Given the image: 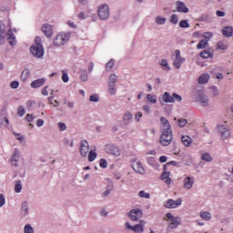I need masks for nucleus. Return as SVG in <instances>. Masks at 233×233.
I'll use <instances>...</instances> for the list:
<instances>
[{
  "label": "nucleus",
  "mask_w": 233,
  "mask_h": 233,
  "mask_svg": "<svg viewBox=\"0 0 233 233\" xmlns=\"http://www.w3.org/2000/svg\"><path fill=\"white\" fill-rule=\"evenodd\" d=\"M160 123L164 126V131L160 137V145L163 147H168L172 143V127L168 119L164 116L160 117Z\"/></svg>",
  "instance_id": "1"
},
{
  "label": "nucleus",
  "mask_w": 233,
  "mask_h": 233,
  "mask_svg": "<svg viewBox=\"0 0 233 233\" xmlns=\"http://www.w3.org/2000/svg\"><path fill=\"white\" fill-rule=\"evenodd\" d=\"M5 37H7L9 45L14 46L17 43L15 41V35L12 32V28H9L6 32V25L3 21H0V46L5 44Z\"/></svg>",
  "instance_id": "2"
},
{
  "label": "nucleus",
  "mask_w": 233,
  "mask_h": 233,
  "mask_svg": "<svg viewBox=\"0 0 233 233\" xmlns=\"http://www.w3.org/2000/svg\"><path fill=\"white\" fill-rule=\"evenodd\" d=\"M30 53L35 59H43L45 56V47L41 43V37L37 36L35 40V44L30 47Z\"/></svg>",
  "instance_id": "3"
},
{
  "label": "nucleus",
  "mask_w": 233,
  "mask_h": 233,
  "mask_svg": "<svg viewBox=\"0 0 233 233\" xmlns=\"http://www.w3.org/2000/svg\"><path fill=\"white\" fill-rule=\"evenodd\" d=\"M159 101L160 105H163V103H176V101L177 103H181L183 97L180 95H177V93L170 95V93L165 92Z\"/></svg>",
  "instance_id": "4"
},
{
  "label": "nucleus",
  "mask_w": 233,
  "mask_h": 233,
  "mask_svg": "<svg viewBox=\"0 0 233 233\" xmlns=\"http://www.w3.org/2000/svg\"><path fill=\"white\" fill-rule=\"evenodd\" d=\"M166 218H167V221H170L167 230H174L177 228L179 225H181V218H176L174 215H172V213H167Z\"/></svg>",
  "instance_id": "5"
},
{
  "label": "nucleus",
  "mask_w": 233,
  "mask_h": 233,
  "mask_svg": "<svg viewBox=\"0 0 233 233\" xmlns=\"http://www.w3.org/2000/svg\"><path fill=\"white\" fill-rule=\"evenodd\" d=\"M97 14L101 21H106V19L110 17V7H108V5L106 4L101 5L98 7Z\"/></svg>",
  "instance_id": "6"
},
{
  "label": "nucleus",
  "mask_w": 233,
  "mask_h": 233,
  "mask_svg": "<svg viewBox=\"0 0 233 233\" xmlns=\"http://www.w3.org/2000/svg\"><path fill=\"white\" fill-rule=\"evenodd\" d=\"M217 128H218V132L220 137L223 139V141H225V139H228V137H230V134H232V132H230V128H228V127H227L225 125L218 124L217 126Z\"/></svg>",
  "instance_id": "7"
},
{
  "label": "nucleus",
  "mask_w": 233,
  "mask_h": 233,
  "mask_svg": "<svg viewBox=\"0 0 233 233\" xmlns=\"http://www.w3.org/2000/svg\"><path fill=\"white\" fill-rule=\"evenodd\" d=\"M68 39H70V34H59L55 38L53 45L55 46H62V45H65V43H67Z\"/></svg>",
  "instance_id": "8"
},
{
  "label": "nucleus",
  "mask_w": 233,
  "mask_h": 233,
  "mask_svg": "<svg viewBox=\"0 0 233 233\" xmlns=\"http://www.w3.org/2000/svg\"><path fill=\"white\" fill-rule=\"evenodd\" d=\"M89 151H90V146L88 145V141H86V139L81 140L80 147H79L81 157H86V156H88Z\"/></svg>",
  "instance_id": "9"
},
{
  "label": "nucleus",
  "mask_w": 233,
  "mask_h": 233,
  "mask_svg": "<svg viewBox=\"0 0 233 233\" xmlns=\"http://www.w3.org/2000/svg\"><path fill=\"white\" fill-rule=\"evenodd\" d=\"M105 151L106 152V154H111L112 156H116V157L121 156V151H119V147H116L114 144L106 145Z\"/></svg>",
  "instance_id": "10"
},
{
  "label": "nucleus",
  "mask_w": 233,
  "mask_h": 233,
  "mask_svg": "<svg viewBox=\"0 0 233 233\" xmlns=\"http://www.w3.org/2000/svg\"><path fill=\"white\" fill-rule=\"evenodd\" d=\"M128 216L131 221H138V219H141V218H143V210L140 208L131 209L128 213Z\"/></svg>",
  "instance_id": "11"
},
{
  "label": "nucleus",
  "mask_w": 233,
  "mask_h": 233,
  "mask_svg": "<svg viewBox=\"0 0 233 233\" xmlns=\"http://www.w3.org/2000/svg\"><path fill=\"white\" fill-rule=\"evenodd\" d=\"M182 203L183 199H181L180 198L177 200L170 198L165 202L164 207L166 208H177V207L181 206Z\"/></svg>",
  "instance_id": "12"
},
{
  "label": "nucleus",
  "mask_w": 233,
  "mask_h": 233,
  "mask_svg": "<svg viewBox=\"0 0 233 233\" xmlns=\"http://www.w3.org/2000/svg\"><path fill=\"white\" fill-rule=\"evenodd\" d=\"M175 56H176V58L173 62V65L175 68L179 69L181 68V65L185 63V58L181 56V51H179L178 49L175 51Z\"/></svg>",
  "instance_id": "13"
},
{
  "label": "nucleus",
  "mask_w": 233,
  "mask_h": 233,
  "mask_svg": "<svg viewBox=\"0 0 233 233\" xmlns=\"http://www.w3.org/2000/svg\"><path fill=\"white\" fill-rule=\"evenodd\" d=\"M131 167L137 174H141L142 176H145V167H143V165L141 164V162L137 160H134L131 163Z\"/></svg>",
  "instance_id": "14"
},
{
  "label": "nucleus",
  "mask_w": 233,
  "mask_h": 233,
  "mask_svg": "<svg viewBox=\"0 0 233 233\" xmlns=\"http://www.w3.org/2000/svg\"><path fill=\"white\" fill-rule=\"evenodd\" d=\"M20 158H21V150H19V148H15L10 160L13 167H18L17 163L19 162Z\"/></svg>",
  "instance_id": "15"
},
{
  "label": "nucleus",
  "mask_w": 233,
  "mask_h": 233,
  "mask_svg": "<svg viewBox=\"0 0 233 233\" xmlns=\"http://www.w3.org/2000/svg\"><path fill=\"white\" fill-rule=\"evenodd\" d=\"M42 32L45 34L46 37H52L54 35V29L50 24H44L42 25Z\"/></svg>",
  "instance_id": "16"
},
{
  "label": "nucleus",
  "mask_w": 233,
  "mask_h": 233,
  "mask_svg": "<svg viewBox=\"0 0 233 233\" xmlns=\"http://www.w3.org/2000/svg\"><path fill=\"white\" fill-rule=\"evenodd\" d=\"M176 8H177V11L179 12L180 14H188L189 12L188 7H187L185 3L182 1L176 2Z\"/></svg>",
  "instance_id": "17"
},
{
  "label": "nucleus",
  "mask_w": 233,
  "mask_h": 233,
  "mask_svg": "<svg viewBox=\"0 0 233 233\" xmlns=\"http://www.w3.org/2000/svg\"><path fill=\"white\" fill-rule=\"evenodd\" d=\"M197 101H198L202 106H208V96L204 93H198Z\"/></svg>",
  "instance_id": "18"
},
{
  "label": "nucleus",
  "mask_w": 233,
  "mask_h": 233,
  "mask_svg": "<svg viewBox=\"0 0 233 233\" xmlns=\"http://www.w3.org/2000/svg\"><path fill=\"white\" fill-rule=\"evenodd\" d=\"M46 83V78H38L30 84L31 88H41Z\"/></svg>",
  "instance_id": "19"
},
{
  "label": "nucleus",
  "mask_w": 233,
  "mask_h": 233,
  "mask_svg": "<svg viewBox=\"0 0 233 233\" xmlns=\"http://www.w3.org/2000/svg\"><path fill=\"white\" fill-rule=\"evenodd\" d=\"M194 187V177H187L184 178V188L190 190Z\"/></svg>",
  "instance_id": "20"
},
{
  "label": "nucleus",
  "mask_w": 233,
  "mask_h": 233,
  "mask_svg": "<svg viewBox=\"0 0 233 233\" xmlns=\"http://www.w3.org/2000/svg\"><path fill=\"white\" fill-rule=\"evenodd\" d=\"M29 212V208H28V202L25 201L21 205V216L22 218H26Z\"/></svg>",
  "instance_id": "21"
},
{
  "label": "nucleus",
  "mask_w": 233,
  "mask_h": 233,
  "mask_svg": "<svg viewBox=\"0 0 233 233\" xmlns=\"http://www.w3.org/2000/svg\"><path fill=\"white\" fill-rule=\"evenodd\" d=\"M132 117H134L132 113H130V111H126V113L123 116V123L126 127L129 125L130 120L132 119Z\"/></svg>",
  "instance_id": "22"
},
{
  "label": "nucleus",
  "mask_w": 233,
  "mask_h": 233,
  "mask_svg": "<svg viewBox=\"0 0 233 233\" xmlns=\"http://www.w3.org/2000/svg\"><path fill=\"white\" fill-rule=\"evenodd\" d=\"M200 57L203 59H208V57H214V51L208 49L200 53Z\"/></svg>",
  "instance_id": "23"
},
{
  "label": "nucleus",
  "mask_w": 233,
  "mask_h": 233,
  "mask_svg": "<svg viewBox=\"0 0 233 233\" xmlns=\"http://www.w3.org/2000/svg\"><path fill=\"white\" fill-rule=\"evenodd\" d=\"M208 79H210V75L204 73L198 77V83L199 85H205L206 83H208Z\"/></svg>",
  "instance_id": "24"
},
{
  "label": "nucleus",
  "mask_w": 233,
  "mask_h": 233,
  "mask_svg": "<svg viewBox=\"0 0 233 233\" xmlns=\"http://www.w3.org/2000/svg\"><path fill=\"white\" fill-rule=\"evenodd\" d=\"M222 34H223V35H225L226 37H232V35H233V27H232V26H226V27L222 30Z\"/></svg>",
  "instance_id": "25"
},
{
  "label": "nucleus",
  "mask_w": 233,
  "mask_h": 233,
  "mask_svg": "<svg viewBox=\"0 0 233 233\" xmlns=\"http://www.w3.org/2000/svg\"><path fill=\"white\" fill-rule=\"evenodd\" d=\"M80 79L83 81V83H86L88 81V73L86 72V69H80L79 70Z\"/></svg>",
  "instance_id": "26"
},
{
  "label": "nucleus",
  "mask_w": 233,
  "mask_h": 233,
  "mask_svg": "<svg viewBox=\"0 0 233 233\" xmlns=\"http://www.w3.org/2000/svg\"><path fill=\"white\" fill-rule=\"evenodd\" d=\"M207 46H208V40L203 39V40H200L199 43L197 45V49L198 50L205 49L207 48Z\"/></svg>",
  "instance_id": "27"
},
{
  "label": "nucleus",
  "mask_w": 233,
  "mask_h": 233,
  "mask_svg": "<svg viewBox=\"0 0 233 233\" xmlns=\"http://www.w3.org/2000/svg\"><path fill=\"white\" fill-rule=\"evenodd\" d=\"M107 92L109 96H116L117 94V87L116 85H107Z\"/></svg>",
  "instance_id": "28"
},
{
  "label": "nucleus",
  "mask_w": 233,
  "mask_h": 233,
  "mask_svg": "<svg viewBox=\"0 0 233 233\" xmlns=\"http://www.w3.org/2000/svg\"><path fill=\"white\" fill-rule=\"evenodd\" d=\"M200 218L205 219V221H210V219H212V214H210L208 211H202L200 212Z\"/></svg>",
  "instance_id": "29"
},
{
  "label": "nucleus",
  "mask_w": 233,
  "mask_h": 233,
  "mask_svg": "<svg viewBox=\"0 0 233 233\" xmlns=\"http://www.w3.org/2000/svg\"><path fill=\"white\" fill-rule=\"evenodd\" d=\"M133 232H135V233H143V232H145V229L143 228V224L140 223V224H137V225L133 226Z\"/></svg>",
  "instance_id": "30"
},
{
  "label": "nucleus",
  "mask_w": 233,
  "mask_h": 233,
  "mask_svg": "<svg viewBox=\"0 0 233 233\" xmlns=\"http://www.w3.org/2000/svg\"><path fill=\"white\" fill-rule=\"evenodd\" d=\"M22 190H23V184H21V180H16L15 185V192H16V194H20Z\"/></svg>",
  "instance_id": "31"
},
{
  "label": "nucleus",
  "mask_w": 233,
  "mask_h": 233,
  "mask_svg": "<svg viewBox=\"0 0 233 233\" xmlns=\"http://www.w3.org/2000/svg\"><path fill=\"white\" fill-rule=\"evenodd\" d=\"M162 181H165V183L170 184V172H164L161 176Z\"/></svg>",
  "instance_id": "32"
},
{
  "label": "nucleus",
  "mask_w": 233,
  "mask_h": 233,
  "mask_svg": "<svg viewBox=\"0 0 233 233\" xmlns=\"http://www.w3.org/2000/svg\"><path fill=\"white\" fill-rule=\"evenodd\" d=\"M116 83H117V76L116 74L110 75L107 85H116Z\"/></svg>",
  "instance_id": "33"
},
{
  "label": "nucleus",
  "mask_w": 233,
  "mask_h": 233,
  "mask_svg": "<svg viewBox=\"0 0 233 233\" xmlns=\"http://www.w3.org/2000/svg\"><path fill=\"white\" fill-rule=\"evenodd\" d=\"M227 48H228V45L223 41H219L217 44V50H227Z\"/></svg>",
  "instance_id": "34"
},
{
  "label": "nucleus",
  "mask_w": 233,
  "mask_h": 233,
  "mask_svg": "<svg viewBox=\"0 0 233 233\" xmlns=\"http://www.w3.org/2000/svg\"><path fill=\"white\" fill-rule=\"evenodd\" d=\"M181 141H182L183 145H185V147H189L190 143H192V138H190L187 136V137L183 136L181 137Z\"/></svg>",
  "instance_id": "35"
},
{
  "label": "nucleus",
  "mask_w": 233,
  "mask_h": 233,
  "mask_svg": "<svg viewBox=\"0 0 233 233\" xmlns=\"http://www.w3.org/2000/svg\"><path fill=\"white\" fill-rule=\"evenodd\" d=\"M28 77H30V69H25L21 74V79L25 81Z\"/></svg>",
  "instance_id": "36"
},
{
  "label": "nucleus",
  "mask_w": 233,
  "mask_h": 233,
  "mask_svg": "<svg viewBox=\"0 0 233 233\" xmlns=\"http://www.w3.org/2000/svg\"><path fill=\"white\" fill-rule=\"evenodd\" d=\"M147 99H148L150 103H153V104L157 103V96L156 95L148 94L147 96Z\"/></svg>",
  "instance_id": "37"
},
{
  "label": "nucleus",
  "mask_w": 233,
  "mask_h": 233,
  "mask_svg": "<svg viewBox=\"0 0 233 233\" xmlns=\"http://www.w3.org/2000/svg\"><path fill=\"white\" fill-rule=\"evenodd\" d=\"M97 157V153L90 150L88 153V161L92 162Z\"/></svg>",
  "instance_id": "38"
},
{
  "label": "nucleus",
  "mask_w": 233,
  "mask_h": 233,
  "mask_svg": "<svg viewBox=\"0 0 233 233\" xmlns=\"http://www.w3.org/2000/svg\"><path fill=\"white\" fill-rule=\"evenodd\" d=\"M201 159L202 161H207L208 163H210V161H212V157H210V154L208 153H204L201 156Z\"/></svg>",
  "instance_id": "39"
},
{
  "label": "nucleus",
  "mask_w": 233,
  "mask_h": 233,
  "mask_svg": "<svg viewBox=\"0 0 233 233\" xmlns=\"http://www.w3.org/2000/svg\"><path fill=\"white\" fill-rule=\"evenodd\" d=\"M139 198H144V199H150V193H147L145 190L138 192Z\"/></svg>",
  "instance_id": "40"
},
{
  "label": "nucleus",
  "mask_w": 233,
  "mask_h": 233,
  "mask_svg": "<svg viewBox=\"0 0 233 233\" xmlns=\"http://www.w3.org/2000/svg\"><path fill=\"white\" fill-rule=\"evenodd\" d=\"M25 233H34V228L30 224H26L24 228Z\"/></svg>",
  "instance_id": "41"
},
{
  "label": "nucleus",
  "mask_w": 233,
  "mask_h": 233,
  "mask_svg": "<svg viewBox=\"0 0 233 233\" xmlns=\"http://www.w3.org/2000/svg\"><path fill=\"white\" fill-rule=\"evenodd\" d=\"M180 28H190V24H188L187 20H182L179 22Z\"/></svg>",
  "instance_id": "42"
},
{
  "label": "nucleus",
  "mask_w": 233,
  "mask_h": 233,
  "mask_svg": "<svg viewBox=\"0 0 233 233\" xmlns=\"http://www.w3.org/2000/svg\"><path fill=\"white\" fill-rule=\"evenodd\" d=\"M89 101H91L92 103H99V95H91L89 97Z\"/></svg>",
  "instance_id": "43"
},
{
  "label": "nucleus",
  "mask_w": 233,
  "mask_h": 233,
  "mask_svg": "<svg viewBox=\"0 0 233 233\" xmlns=\"http://www.w3.org/2000/svg\"><path fill=\"white\" fill-rule=\"evenodd\" d=\"M156 23H157V25H165L167 23V18L161 17V16H157L156 18Z\"/></svg>",
  "instance_id": "44"
},
{
  "label": "nucleus",
  "mask_w": 233,
  "mask_h": 233,
  "mask_svg": "<svg viewBox=\"0 0 233 233\" xmlns=\"http://www.w3.org/2000/svg\"><path fill=\"white\" fill-rule=\"evenodd\" d=\"M17 114L20 117H23V116H25V114H26V111L25 110V107L23 106H18Z\"/></svg>",
  "instance_id": "45"
},
{
  "label": "nucleus",
  "mask_w": 233,
  "mask_h": 233,
  "mask_svg": "<svg viewBox=\"0 0 233 233\" xmlns=\"http://www.w3.org/2000/svg\"><path fill=\"white\" fill-rule=\"evenodd\" d=\"M161 66H163V70H170V67L168 66V62L167 61V59H162L161 63H160Z\"/></svg>",
  "instance_id": "46"
},
{
  "label": "nucleus",
  "mask_w": 233,
  "mask_h": 233,
  "mask_svg": "<svg viewBox=\"0 0 233 233\" xmlns=\"http://www.w3.org/2000/svg\"><path fill=\"white\" fill-rule=\"evenodd\" d=\"M187 123H188V121L187 119L179 118L177 125L180 127V128H183V127H187Z\"/></svg>",
  "instance_id": "47"
},
{
  "label": "nucleus",
  "mask_w": 233,
  "mask_h": 233,
  "mask_svg": "<svg viewBox=\"0 0 233 233\" xmlns=\"http://www.w3.org/2000/svg\"><path fill=\"white\" fill-rule=\"evenodd\" d=\"M114 68V59H110L106 64V70H112Z\"/></svg>",
  "instance_id": "48"
},
{
  "label": "nucleus",
  "mask_w": 233,
  "mask_h": 233,
  "mask_svg": "<svg viewBox=\"0 0 233 233\" xmlns=\"http://www.w3.org/2000/svg\"><path fill=\"white\" fill-rule=\"evenodd\" d=\"M99 166L101 168H106V167H108V162H106V159L101 158L99 162Z\"/></svg>",
  "instance_id": "49"
},
{
  "label": "nucleus",
  "mask_w": 233,
  "mask_h": 233,
  "mask_svg": "<svg viewBox=\"0 0 233 233\" xmlns=\"http://www.w3.org/2000/svg\"><path fill=\"white\" fill-rule=\"evenodd\" d=\"M178 21H179V18L177 17V15H171L170 23H172V25H177Z\"/></svg>",
  "instance_id": "50"
},
{
  "label": "nucleus",
  "mask_w": 233,
  "mask_h": 233,
  "mask_svg": "<svg viewBox=\"0 0 233 233\" xmlns=\"http://www.w3.org/2000/svg\"><path fill=\"white\" fill-rule=\"evenodd\" d=\"M211 90L213 92V94H212L213 97H218V96H219V90L218 89V87L216 86H213L211 87Z\"/></svg>",
  "instance_id": "51"
},
{
  "label": "nucleus",
  "mask_w": 233,
  "mask_h": 233,
  "mask_svg": "<svg viewBox=\"0 0 233 233\" xmlns=\"http://www.w3.org/2000/svg\"><path fill=\"white\" fill-rule=\"evenodd\" d=\"M57 126H58L60 132H65V130H66V124H65L63 122H59L57 124Z\"/></svg>",
  "instance_id": "52"
},
{
  "label": "nucleus",
  "mask_w": 233,
  "mask_h": 233,
  "mask_svg": "<svg viewBox=\"0 0 233 233\" xmlns=\"http://www.w3.org/2000/svg\"><path fill=\"white\" fill-rule=\"evenodd\" d=\"M143 117V113L141 111H138L135 115V119L137 123H139V120Z\"/></svg>",
  "instance_id": "53"
},
{
  "label": "nucleus",
  "mask_w": 233,
  "mask_h": 233,
  "mask_svg": "<svg viewBox=\"0 0 233 233\" xmlns=\"http://www.w3.org/2000/svg\"><path fill=\"white\" fill-rule=\"evenodd\" d=\"M5 203H6V199L5 198V195L0 194V208L4 207Z\"/></svg>",
  "instance_id": "54"
},
{
  "label": "nucleus",
  "mask_w": 233,
  "mask_h": 233,
  "mask_svg": "<svg viewBox=\"0 0 233 233\" xmlns=\"http://www.w3.org/2000/svg\"><path fill=\"white\" fill-rule=\"evenodd\" d=\"M10 86H11V88H14V89L19 88V81L15 80V81L11 82Z\"/></svg>",
  "instance_id": "55"
},
{
  "label": "nucleus",
  "mask_w": 233,
  "mask_h": 233,
  "mask_svg": "<svg viewBox=\"0 0 233 233\" xmlns=\"http://www.w3.org/2000/svg\"><path fill=\"white\" fill-rule=\"evenodd\" d=\"M68 79H69L68 74L67 73H63V75H62V81L64 83H68Z\"/></svg>",
  "instance_id": "56"
},
{
  "label": "nucleus",
  "mask_w": 233,
  "mask_h": 233,
  "mask_svg": "<svg viewBox=\"0 0 233 233\" xmlns=\"http://www.w3.org/2000/svg\"><path fill=\"white\" fill-rule=\"evenodd\" d=\"M147 163H148V165L154 166V164L156 163V158L154 157H148L147 158Z\"/></svg>",
  "instance_id": "57"
},
{
  "label": "nucleus",
  "mask_w": 233,
  "mask_h": 233,
  "mask_svg": "<svg viewBox=\"0 0 233 233\" xmlns=\"http://www.w3.org/2000/svg\"><path fill=\"white\" fill-rule=\"evenodd\" d=\"M25 119L28 123H32V121H34V116L31 114H27Z\"/></svg>",
  "instance_id": "58"
},
{
  "label": "nucleus",
  "mask_w": 233,
  "mask_h": 233,
  "mask_svg": "<svg viewBox=\"0 0 233 233\" xmlns=\"http://www.w3.org/2000/svg\"><path fill=\"white\" fill-rule=\"evenodd\" d=\"M169 165H173L174 167H176L177 165V162L176 161H170L168 163H167L165 166H164V170H167V167H168Z\"/></svg>",
  "instance_id": "59"
},
{
  "label": "nucleus",
  "mask_w": 233,
  "mask_h": 233,
  "mask_svg": "<svg viewBox=\"0 0 233 233\" xmlns=\"http://www.w3.org/2000/svg\"><path fill=\"white\" fill-rule=\"evenodd\" d=\"M202 37H204V39H210V37H212V33L210 32L204 33Z\"/></svg>",
  "instance_id": "60"
},
{
  "label": "nucleus",
  "mask_w": 233,
  "mask_h": 233,
  "mask_svg": "<svg viewBox=\"0 0 233 233\" xmlns=\"http://www.w3.org/2000/svg\"><path fill=\"white\" fill-rule=\"evenodd\" d=\"M41 92L43 96H48V86H46Z\"/></svg>",
  "instance_id": "61"
},
{
  "label": "nucleus",
  "mask_w": 233,
  "mask_h": 233,
  "mask_svg": "<svg viewBox=\"0 0 233 233\" xmlns=\"http://www.w3.org/2000/svg\"><path fill=\"white\" fill-rule=\"evenodd\" d=\"M92 72H94V62H90L88 66V73L92 74Z\"/></svg>",
  "instance_id": "62"
},
{
  "label": "nucleus",
  "mask_w": 233,
  "mask_h": 233,
  "mask_svg": "<svg viewBox=\"0 0 233 233\" xmlns=\"http://www.w3.org/2000/svg\"><path fill=\"white\" fill-rule=\"evenodd\" d=\"M143 110L146 111V114L148 116V114H150V106H142Z\"/></svg>",
  "instance_id": "63"
},
{
  "label": "nucleus",
  "mask_w": 233,
  "mask_h": 233,
  "mask_svg": "<svg viewBox=\"0 0 233 233\" xmlns=\"http://www.w3.org/2000/svg\"><path fill=\"white\" fill-rule=\"evenodd\" d=\"M167 159H168V157H167L166 156H161L159 157L160 163H167Z\"/></svg>",
  "instance_id": "64"
}]
</instances>
